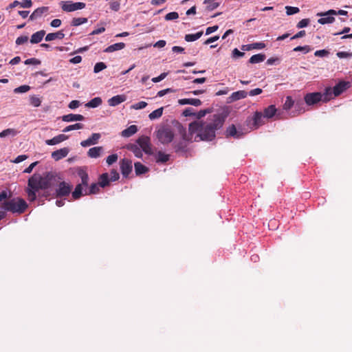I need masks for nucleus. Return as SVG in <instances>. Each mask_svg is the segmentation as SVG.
Masks as SVG:
<instances>
[{"label": "nucleus", "instance_id": "49", "mask_svg": "<svg viewBox=\"0 0 352 352\" xmlns=\"http://www.w3.org/2000/svg\"><path fill=\"white\" fill-rule=\"evenodd\" d=\"M30 89V87L29 85H21L19 86L14 89V92L15 94H20V93H25L28 91Z\"/></svg>", "mask_w": 352, "mask_h": 352}, {"label": "nucleus", "instance_id": "41", "mask_svg": "<svg viewBox=\"0 0 352 352\" xmlns=\"http://www.w3.org/2000/svg\"><path fill=\"white\" fill-rule=\"evenodd\" d=\"M82 184H78L74 192H72V197L74 199H79L82 195Z\"/></svg>", "mask_w": 352, "mask_h": 352}, {"label": "nucleus", "instance_id": "62", "mask_svg": "<svg viewBox=\"0 0 352 352\" xmlns=\"http://www.w3.org/2000/svg\"><path fill=\"white\" fill-rule=\"evenodd\" d=\"M167 76V73H162L159 76L157 77H155V78H152V81L153 82H160L161 80H164Z\"/></svg>", "mask_w": 352, "mask_h": 352}, {"label": "nucleus", "instance_id": "26", "mask_svg": "<svg viewBox=\"0 0 352 352\" xmlns=\"http://www.w3.org/2000/svg\"><path fill=\"white\" fill-rule=\"evenodd\" d=\"M64 36H65V34H64L63 30H60L57 32L47 34V36H45V41H54L56 38L62 39L64 38Z\"/></svg>", "mask_w": 352, "mask_h": 352}, {"label": "nucleus", "instance_id": "24", "mask_svg": "<svg viewBox=\"0 0 352 352\" xmlns=\"http://www.w3.org/2000/svg\"><path fill=\"white\" fill-rule=\"evenodd\" d=\"M102 151L103 148L102 146L93 147L89 149L87 155L89 157L96 158L100 155Z\"/></svg>", "mask_w": 352, "mask_h": 352}, {"label": "nucleus", "instance_id": "56", "mask_svg": "<svg viewBox=\"0 0 352 352\" xmlns=\"http://www.w3.org/2000/svg\"><path fill=\"white\" fill-rule=\"evenodd\" d=\"M311 50V48L309 45H305V46H298L294 49V52H300L302 51L305 54L308 53Z\"/></svg>", "mask_w": 352, "mask_h": 352}, {"label": "nucleus", "instance_id": "28", "mask_svg": "<svg viewBox=\"0 0 352 352\" xmlns=\"http://www.w3.org/2000/svg\"><path fill=\"white\" fill-rule=\"evenodd\" d=\"M322 94L323 95L322 102H327L336 97L333 96V89L331 87L325 88L324 93Z\"/></svg>", "mask_w": 352, "mask_h": 352}, {"label": "nucleus", "instance_id": "1", "mask_svg": "<svg viewBox=\"0 0 352 352\" xmlns=\"http://www.w3.org/2000/svg\"><path fill=\"white\" fill-rule=\"evenodd\" d=\"M226 116L215 113L208 116L206 120H197L189 124L188 131L196 135L195 141L210 142L215 139L216 132L221 129L226 121Z\"/></svg>", "mask_w": 352, "mask_h": 352}, {"label": "nucleus", "instance_id": "2", "mask_svg": "<svg viewBox=\"0 0 352 352\" xmlns=\"http://www.w3.org/2000/svg\"><path fill=\"white\" fill-rule=\"evenodd\" d=\"M51 187L49 174L46 177H42L40 174H34L28 181V186L25 191L30 202L34 201L36 198L47 199L50 196L48 189Z\"/></svg>", "mask_w": 352, "mask_h": 352}, {"label": "nucleus", "instance_id": "38", "mask_svg": "<svg viewBox=\"0 0 352 352\" xmlns=\"http://www.w3.org/2000/svg\"><path fill=\"white\" fill-rule=\"evenodd\" d=\"M79 177L81 179L82 186H87L89 182V176L88 174L83 170H80L78 173Z\"/></svg>", "mask_w": 352, "mask_h": 352}, {"label": "nucleus", "instance_id": "29", "mask_svg": "<svg viewBox=\"0 0 352 352\" xmlns=\"http://www.w3.org/2000/svg\"><path fill=\"white\" fill-rule=\"evenodd\" d=\"M276 112V109L274 105L272 104L265 108L263 111V116L265 118H272Z\"/></svg>", "mask_w": 352, "mask_h": 352}, {"label": "nucleus", "instance_id": "17", "mask_svg": "<svg viewBox=\"0 0 352 352\" xmlns=\"http://www.w3.org/2000/svg\"><path fill=\"white\" fill-rule=\"evenodd\" d=\"M178 103L181 105L190 104L195 107L201 105L202 102L198 98H183L178 100Z\"/></svg>", "mask_w": 352, "mask_h": 352}, {"label": "nucleus", "instance_id": "7", "mask_svg": "<svg viewBox=\"0 0 352 352\" xmlns=\"http://www.w3.org/2000/svg\"><path fill=\"white\" fill-rule=\"evenodd\" d=\"M136 142L141 150L143 151L145 153L148 155H151L153 153L151 140L149 137L142 135L137 140Z\"/></svg>", "mask_w": 352, "mask_h": 352}, {"label": "nucleus", "instance_id": "63", "mask_svg": "<svg viewBox=\"0 0 352 352\" xmlns=\"http://www.w3.org/2000/svg\"><path fill=\"white\" fill-rule=\"evenodd\" d=\"M20 6L22 8H30L32 6V2L31 0H23L21 2H20Z\"/></svg>", "mask_w": 352, "mask_h": 352}, {"label": "nucleus", "instance_id": "40", "mask_svg": "<svg viewBox=\"0 0 352 352\" xmlns=\"http://www.w3.org/2000/svg\"><path fill=\"white\" fill-rule=\"evenodd\" d=\"M18 133L17 131L14 129H7L0 133V138H6L7 136H15Z\"/></svg>", "mask_w": 352, "mask_h": 352}, {"label": "nucleus", "instance_id": "46", "mask_svg": "<svg viewBox=\"0 0 352 352\" xmlns=\"http://www.w3.org/2000/svg\"><path fill=\"white\" fill-rule=\"evenodd\" d=\"M286 10V14L287 15H292L296 13H298L300 12V10L298 7H292L289 6H287L285 8Z\"/></svg>", "mask_w": 352, "mask_h": 352}, {"label": "nucleus", "instance_id": "9", "mask_svg": "<svg viewBox=\"0 0 352 352\" xmlns=\"http://www.w3.org/2000/svg\"><path fill=\"white\" fill-rule=\"evenodd\" d=\"M322 96L320 92L308 93L305 96L304 100L308 106H311L322 101Z\"/></svg>", "mask_w": 352, "mask_h": 352}, {"label": "nucleus", "instance_id": "33", "mask_svg": "<svg viewBox=\"0 0 352 352\" xmlns=\"http://www.w3.org/2000/svg\"><path fill=\"white\" fill-rule=\"evenodd\" d=\"M102 102V100L101 98L100 97H96L93 99H91L90 101H89L86 104L85 107L88 108H96L99 107Z\"/></svg>", "mask_w": 352, "mask_h": 352}, {"label": "nucleus", "instance_id": "32", "mask_svg": "<svg viewBox=\"0 0 352 352\" xmlns=\"http://www.w3.org/2000/svg\"><path fill=\"white\" fill-rule=\"evenodd\" d=\"M347 12L345 11V10H338V12L334 10H329L327 12H319L317 14L318 16H327V15H337V14H339V15H346L347 14Z\"/></svg>", "mask_w": 352, "mask_h": 352}, {"label": "nucleus", "instance_id": "13", "mask_svg": "<svg viewBox=\"0 0 352 352\" xmlns=\"http://www.w3.org/2000/svg\"><path fill=\"white\" fill-rule=\"evenodd\" d=\"M69 152V149L67 147H64L56 150L52 153V157L55 161H58L64 157H65Z\"/></svg>", "mask_w": 352, "mask_h": 352}, {"label": "nucleus", "instance_id": "44", "mask_svg": "<svg viewBox=\"0 0 352 352\" xmlns=\"http://www.w3.org/2000/svg\"><path fill=\"white\" fill-rule=\"evenodd\" d=\"M326 17H322L318 20L320 24L324 25L327 23H332L335 21V18L333 15H327Z\"/></svg>", "mask_w": 352, "mask_h": 352}, {"label": "nucleus", "instance_id": "43", "mask_svg": "<svg viewBox=\"0 0 352 352\" xmlns=\"http://www.w3.org/2000/svg\"><path fill=\"white\" fill-rule=\"evenodd\" d=\"M84 127V124H82V123H76L74 124H71V125H69L67 126H66L63 130V132H69L70 131H72V130H78V129H83Z\"/></svg>", "mask_w": 352, "mask_h": 352}, {"label": "nucleus", "instance_id": "55", "mask_svg": "<svg viewBox=\"0 0 352 352\" xmlns=\"http://www.w3.org/2000/svg\"><path fill=\"white\" fill-rule=\"evenodd\" d=\"M28 41V36H19L16 39V44L18 45H22V44H24V43H27Z\"/></svg>", "mask_w": 352, "mask_h": 352}, {"label": "nucleus", "instance_id": "18", "mask_svg": "<svg viewBox=\"0 0 352 352\" xmlns=\"http://www.w3.org/2000/svg\"><path fill=\"white\" fill-rule=\"evenodd\" d=\"M126 100V96L124 95H117L115 96L108 100L109 105L115 107Z\"/></svg>", "mask_w": 352, "mask_h": 352}, {"label": "nucleus", "instance_id": "36", "mask_svg": "<svg viewBox=\"0 0 352 352\" xmlns=\"http://www.w3.org/2000/svg\"><path fill=\"white\" fill-rule=\"evenodd\" d=\"M265 59V55L262 54H255L251 56L249 62L252 64L263 62Z\"/></svg>", "mask_w": 352, "mask_h": 352}, {"label": "nucleus", "instance_id": "5", "mask_svg": "<svg viewBox=\"0 0 352 352\" xmlns=\"http://www.w3.org/2000/svg\"><path fill=\"white\" fill-rule=\"evenodd\" d=\"M158 140L163 144L170 143L175 136L172 129L168 126H164L156 131Z\"/></svg>", "mask_w": 352, "mask_h": 352}, {"label": "nucleus", "instance_id": "3", "mask_svg": "<svg viewBox=\"0 0 352 352\" xmlns=\"http://www.w3.org/2000/svg\"><path fill=\"white\" fill-rule=\"evenodd\" d=\"M28 207V205L26 201L19 197L6 199L1 206V209L5 212H10L13 214L16 213L19 214H23Z\"/></svg>", "mask_w": 352, "mask_h": 352}, {"label": "nucleus", "instance_id": "45", "mask_svg": "<svg viewBox=\"0 0 352 352\" xmlns=\"http://www.w3.org/2000/svg\"><path fill=\"white\" fill-rule=\"evenodd\" d=\"M294 104V102L291 96H287L283 104V109L286 111L290 109Z\"/></svg>", "mask_w": 352, "mask_h": 352}, {"label": "nucleus", "instance_id": "37", "mask_svg": "<svg viewBox=\"0 0 352 352\" xmlns=\"http://www.w3.org/2000/svg\"><path fill=\"white\" fill-rule=\"evenodd\" d=\"M204 3L206 5V9L209 11L214 10L219 6V3L215 0H204Z\"/></svg>", "mask_w": 352, "mask_h": 352}, {"label": "nucleus", "instance_id": "30", "mask_svg": "<svg viewBox=\"0 0 352 352\" xmlns=\"http://www.w3.org/2000/svg\"><path fill=\"white\" fill-rule=\"evenodd\" d=\"M138 131L136 125H131L128 128L122 131V135L125 138H129L135 134Z\"/></svg>", "mask_w": 352, "mask_h": 352}, {"label": "nucleus", "instance_id": "51", "mask_svg": "<svg viewBox=\"0 0 352 352\" xmlns=\"http://www.w3.org/2000/svg\"><path fill=\"white\" fill-rule=\"evenodd\" d=\"M179 18V14L177 12H171L166 14L165 19L166 21H171Z\"/></svg>", "mask_w": 352, "mask_h": 352}, {"label": "nucleus", "instance_id": "27", "mask_svg": "<svg viewBox=\"0 0 352 352\" xmlns=\"http://www.w3.org/2000/svg\"><path fill=\"white\" fill-rule=\"evenodd\" d=\"M111 181L109 174L105 173H102L98 179V184L100 187L104 188L109 185V182Z\"/></svg>", "mask_w": 352, "mask_h": 352}, {"label": "nucleus", "instance_id": "21", "mask_svg": "<svg viewBox=\"0 0 352 352\" xmlns=\"http://www.w3.org/2000/svg\"><path fill=\"white\" fill-rule=\"evenodd\" d=\"M226 133L227 137L231 136L235 138H240L243 135L242 133L237 131L236 126L234 124H232L227 128Z\"/></svg>", "mask_w": 352, "mask_h": 352}, {"label": "nucleus", "instance_id": "64", "mask_svg": "<svg viewBox=\"0 0 352 352\" xmlns=\"http://www.w3.org/2000/svg\"><path fill=\"white\" fill-rule=\"evenodd\" d=\"M232 55L234 58H239L243 57L245 55V53L240 52L237 48H235L232 51Z\"/></svg>", "mask_w": 352, "mask_h": 352}, {"label": "nucleus", "instance_id": "11", "mask_svg": "<svg viewBox=\"0 0 352 352\" xmlns=\"http://www.w3.org/2000/svg\"><path fill=\"white\" fill-rule=\"evenodd\" d=\"M263 114L261 112L256 111L254 116L252 118V123L251 126L253 129H256L259 126L265 124V119Z\"/></svg>", "mask_w": 352, "mask_h": 352}, {"label": "nucleus", "instance_id": "35", "mask_svg": "<svg viewBox=\"0 0 352 352\" xmlns=\"http://www.w3.org/2000/svg\"><path fill=\"white\" fill-rule=\"evenodd\" d=\"M169 158L170 155L162 151H159L156 155V162L157 163H165L169 160Z\"/></svg>", "mask_w": 352, "mask_h": 352}, {"label": "nucleus", "instance_id": "10", "mask_svg": "<svg viewBox=\"0 0 352 352\" xmlns=\"http://www.w3.org/2000/svg\"><path fill=\"white\" fill-rule=\"evenodd\" d=\"M132 161L124 158L120 162V170L121 173L124 177H127L130 173L132 171Z\"/></svg>", "mask_w": 352, "mask_h": 352}, {"label": "nucleus", "instance_id": "42", "mask_svg": "<svg viewBox=\"0 0 352 352\" xmlns=\"http://www.w3.org/2000/svg\"><path fill=\"white\" fill-rule=\"evenodd\" d=\"M87 21H88L87 18H85V17L73 18L71 21V25L79 26L83 23H87Z\"/></svg>", "mask_w": 352, "mask_h": 352}, {"label": "nucleus", "instance_id": "25", "mask_svg": "<svg viewBox=\"0 0 352 352\" xmlns=\"http://www.w3.org/2000/svg\"><path fill=\"white\" fill-rule=\"evenodd\" d=\"M125 47V44L124 43H117L107 47L104 52L107 53L113 52L115 51L122 50Z\"/></svg>", "mask_w": 352, "mask_h": 352}, {"label": "nucleus", "instance_id": "20", "mask_svg": "<svg viewBox=\"0 0 352 352\" xmlns=\"http://www.w3.org/2000/svg\"><path fill=\"white\" fill-rule=\"evenodd\" d=\"M49 10L48 7H40L36 8L30 16V20L33 21L35 20L42 16V14L46 12H47Z\"/></svg>", "mask_w": 352, "mask_h": 352}, {"label": "nucleus", "instance_id": "52", "mask_svg": "<svg viewBox=\"0 0 352 352\" xmlns=\"http://www.w3.org/2000/svg\"><path fill=\"white\" fill-rule=\"evenodd\" d=\"M309 19H303L300 20L296 25L298 28H303L307 27L309 24Z\"/></svg>", "mask_w": 352, "mask_h": 352}, {"label": "nucleus", "instance_id": "8", "mask_svg": "<svg viewBox=\"0 0 352 352\" xmlns=\"http://www.w3.org/2000/svg\"><path fill=\"white\" fill-rule=\"evenodd\" d=\"M72 189V186L66 183L65 182H61L58 184V188L56 190L54 193L55 197H62L67 196L70 194Z\"/></svg>", "mask_w": 352, "mask_h": 352}, {"label": "nucleus", "instance_id": "14", "mask_svg": "<svg viewBox=\"0 0 352 352\" xmlns=\"http://www.w3.org/2000/svg\"><path fill=\"white\" fill-rule=\"evenodd\" d=\"M100 138V133H93L90 138L88 139L83 140L80 142V145L83 147L89 146L91 145H94L98 143V140Z\"/></svg>", "mask_w": 352, "mask_h": 352}, {"label": "nucleus", "instance_id": "4", "mask_svg": "<svg viewBox=\"0 0 352 352\" xmlns=\"http://www.w3.org/2000/svg\"><path fill=\"white\" fill-rule=\"evenodd\" d=\"M177 130L182 137L179 141H175L173 147L175 151L178 153L186 154L188 151V143L192 141L193 135L186 132V129L181 124L178 123Z\"/></svg>", "mask_w": 352, "mask_h": 352}, {"label": "nucleus", "instance_id": "60", "mask_svg": "<svg viewBox=\"0 0 352 352\" xmlns=\"http://www.w3.org/2000/svg\"><path fill=\"white\" fill-rule=\"evenodd\" d=\"M110 175H111L110 179L112 182L117 181L120 177L118 173L115 169L111 170V171L110 173Z\"/></svg>", "mask_w": 352, "mask_h": 352}, {"label": "nucleus", "instance_id": "19", "mask_svg": "<svg viewBox=\"0 0 352 352\" xmlns=\"http://www.w3.org/2000/svg\"><path fill=\"white\" fill-rule=\"evenodd\" d=\"M248 94V92H246L245 91H243V90L237 91L232 93L228 99L230 100V102H234V101H236L240 99H243V98H246Z\"/></svg>", "mask_w": 352, "mask_h": 352}, {"label": "nucleus", "instance_id": "53", "mask_svg": "<svg viewBox=\"0 0 352 352\" xmlns=\"http://www.w3.org/2000/svg\"><path fill=\"white\" fill-rule=\"evenodd\" d=\"M99 184H91L89 188V191L88 194H96L99 192Z\"/></svg>", "mask_w": 352, "mask_h": 352}, {"label": "nucleus", "instance_id": "22", "mask_svg": "<svg viewBox=\"0 0 352 352\" xmlns=\"http://www.w3.org/2000/svg\"><path fill=\"white\" fill-rule=\"evenodd\" d=\"M45 34V30H40V31H38V32L34 33L32 35L31 38H30L31 43L36 44V43H40L42 41Z\"/></svg>", "mask_w": 352, "mask_h": 352}, {"label": "nucleus", "instance_id": "48", "mask_svg": "<svg viewBox=\"0 0 352 352\" xmlns=\"http://www.w3.org/2000/svg\"><path fill=\"white\" fill-rule=\"evenodd\" d=\"M111 10L118 12L120 8V3L118 1L109 0Z\"/></svg>", "mask_w": 352, "mask_h": 352}, {"label": "nucleus", "instance_id": "15", "mask_svg": "<svg viewBox=\"0 0 352 352\" xmlns=\"http://www.w3.org/2000/svg\"><path fill=\"white\" fill-rule=\"evenodd\" d=\"M68 135L65 134L58 135L50 140H45L47 145H56L68 139Z\"/></svg>", "mask_w": 352, "mask_h": 352}, {"label": "nucleus", "instance_id": "50", "mask_svg": "<svg viewBox=\"0 0 352 352\" xmlns=\"http://www.w3.org/2000/svg\"><path fill=\"white\" fill-rule=\"evenodd\" d=\"M107 67V65L103 62L97 63L94 68V72L95 73H98L102 70L104 69Z\"/></svg>", "mask_w": 352, "mask_h": 352}, {"label": "nucleus", "instance_id": "31", "mask_svg": "<svg viewBox=\"0 0 352 352\" xmlns=\"http://www.w3.org/2000/svg\"><path fill=\"white\" fill-rule=\"evenodd\" d=\"M134 167H135V174L137 175L146 173V172L148 171V168L140 162H135L134 164Z\"/></svg>", "mask_w": 352, "mask_h": 352}, {"label": "nucleus", "instance_id": "58", "mask_svg": "<svg viewBox=\"0 0 352 352\" xmlns=\"http://www.w3.org/2000/svg\"><path fill=\"white\" fill-rule=\"evenodd\" d=\"M25 65H40L41 60L35 58H28L25 60Z\"/></svg>", "mask_w": 352, "mask_h": 352}, {"label": "nucleus", "instance_id": "57", "mask_svg": "<svg viewBox=\"0 0 352 352\" xmlns=\"http://www.w3.org/2000/svg\"><path fill=\"white\" fill-rule=\"evenodd\" d=\"M175 90L171 88H167L163 90H160L157 92V96L159 97H162L165 96L166 94L173 93Z\"/></svg>", "mask_w": 352, "mask_h": 352}, {"label": "nucleus", "instance_id": "59", "mask_svg": "<svg viewBox=\"0 0 352 352\" xmlns=\"http://www.w3.org/2000/svg\"><path fill=\"white\" fill-rule=\"evenodd\" d=\"M147 106V103L144 101H141L138 103L134 104L132 107L135 109H142L145 108Z\"/></svg>", "mask_w": 352, "mask_h": 352}, {"label": "nucleus", "instance_id": "12", "mask_svg": "<svg viewBox=\"0 0 352 352\" xmlns=\"http://www.w3.org/2000/svg\"><path fill=\"white\" fill-rule=\"evenodd\" d=\"M349 87V82L345 81H341L337 85H336L333 89V96H338L342 93H343L345 90H346Z\"/></svg>", "mask_w": 352, "mask_h": 352}, {"label": "nucleus", "instance_id": "47", "mask_svg": "<svg viewBox=\"0 0 352 352\" xmlns=\"http://www.w3.org/2000/svg\"><path fill=\"white\" fill-rule=\"evenodd\" d=\"M30 104L34 107H38L41 104V100L36 96H30Z\"/></svg>", "mask_w": 352, "mask_h": 352}, {"label": "nucleus", "instance_id": "34", "mask_svg": "<svg viewBox=\"0 0 352 352\" xmlns=\"http://www.w3.org/2000/svg\"><path fill=\"white\" fill-rule=\"evenodd\" d=\"M203 35V31L197 32L196 34H188L185 35V41L187 42H192L199 39Z\"/></svg>", "mask_w": 352, "mask_h": 352}, {"label": "nucleus", "instance_id": "23", "mask_svg": "<svg viewBox=\"0 0 352 352\" xmlns=\"http://www.w3.org/2000/svg\"><path fill=\"white\" fill-rule=\"evenodd\" d=\"M128 150L133 153L135 157L141 158L142 157V151L138 144H130L126 146Z\"/></svg>", "mask_w": 352, "mask_h": 352}, {"label": "nucleus", "instance_id": "16", "mask_svg": "<svg viewBox=\"0 0 352 352\" xmlns=\"http://www.w3.org/2000/svg\"><path fill=\"white\" fill-rule=\"evenodd\" d=\"M84 120L85 117L80 114L69 113L62 116V120L67 122L74 121H82Z\"/></svg>", "mask_w": 352, "mask_h": 352}, {"label": "nucleus", "instance_id": "39", "mask_svg": "<svg viewBox=\"0 0 352 352\" xmlns=\"http://www.w3.org/2000/svg\"><path fill=\"white\" fill-rule=\"evenodd\" d=\"M163 109H164L163 107H160V108L152 111L148 115L149 119L151 120H153L160 118L162 116Z\"/></svg>", "mask_w": 352, "mask_h": 352}, {"label": "nucleus", "instance_id": "6", "mask_svg": "<svg viewBox=\"0 0 352 352\" xmlns=\"http://www.w3.org/2000/svg\"><path fill=\"white\" fill-rule=\"evenodd\" d=\"M61 9L67 12H74L85 8L86 4L83 2H72L71 1H62L60 3Z\"/></svg>", "mask_w": 352, "mask_h": 352}, {"label": "nucleus", "instance_id": "61", "mask_svg": "<svg viewBox=\"0 0 352 352\" xmlns=\"http://www.w3.org/2000/svg\"><path fill=\"white\" fill-rule=\"evenodd\" d=\"M329 52L326 50H317L315 52L314 55L316 56L322 57V56H327Z\"/></svg>", "mask_w": 352, "mask_h": 352}, {"label": "nucleus", "instance_id": "54", "mask_svg": "<svg viewBox=\"0 0 352 352\" xmlns=\"http://www.w3.org/2000/svg\"><path fill=\"white\" fill-rule=\"evenodd\" d=\"M118 160V155L117 154H112L107 157V163L109 165H111L113 163H115Z\"/></svg>", "mask_w": 352, "mask_h": 352}]
</instances>
